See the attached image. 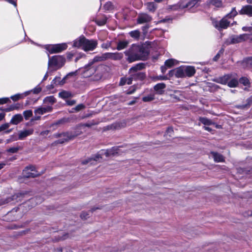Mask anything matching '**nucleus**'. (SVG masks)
<instances>
[{"label": "nucleus", "instance_id": "f257e3e1", "mask_svg": "<svg viewBox=\"0 0 252 252\" xmlns=\"http://www.w3.org/2000/svg\"><path fill=\"white\" fill-rule=\"evenodd\" d=\"M124 53L126 56V60L129 63L139 60L144 61L149 54L144 46L136 44H133Z\"/></svg>", "mask_w": 252, "mask_h": 252}, {"label": "nucleus", "instance_id": "f03ea898", "mask_svg": "<svg viewBox=\"0 0 252 252\" xmlns=\"http://www.w3.org/2000/svg\"><path fill=\"white\" fill-rule=\"evenodd\" d=\"M49 58L48 66V68L57 70L62 67L64 64L65 60L62 56H54Z\"/></svg>", "mask_w": 252, "mask_h": 252}, {"label": "nucleus", "instance_id": "7ed1b4c3", "mask_svg": "<svg viewBox=\"0 0 252 252\" xmlns=\"http://www.w3.org/2000/svg\"><path fill=\"white\" fill-rule=\"evenodd\" d=\"M249 35L246 33L240 34L239 35H233L228 38L225 43L228 45L230 44H236L248 40Z\"/></svg>", "mask_w": 252, "mask_h": 252}, {"label": "nucleus", "instance_id": "20e7f679", "mask_svg": "<svg viewBox=\"0 0 252 252\" xmlns=\"http://www.w3.org/2000/svg\"><path fill=\"white\" fill-rule=\"evenodd\" d=\"M102 65L96 66L89 62L83 69V75L85 78L89 77L93 75L98 69L102 67Z\"/></svg>", "mask_w": 252, "mask_h": 252}, {"label": "nucleus", "instance_id": "39448f33", "mask_svg": "<svg viewBox=\"0 0 252 252\" xmlns=\"http://www.w3.org/2000/svg\"><path fill=\"white\" fill-rule=\"evenodd\" d=\"M67 47L66 43H62L49 45L46 49L50 54H54L61 52L66 50Z\"/></svg>", "mask_w": 252, "mask_h": 252}, {"label": "nucleus", "instance_id": "423d86ee", "mask_svg": "<svg viewBox=\"0 0 252 252\" xmlns=\"http://www.w3.org/2000/svg\"><path fill=\"white\" fill-rule=\"evenodd\" d=\"M83 50L86 52L89 51H93L97 46V40L94 39L89 40L85 38L84 39Z\"/></svg>", "mask_w": 252, "mask_h": 252}, {"label": "nucleus", "instance_id": "0eeeda50", "mask_svg": "<svg viewBox=\"0 0 252 252\" xmlns=\"http://www.w3.org/2000/svg\"><path fill=\"white\" fill-rule=\"evenodd\" d=\"M24 195L23 193H17L13 195L11 197H8L5 199H2L0 202V205L8 203H14L21 201V197Z\"/></svg>", "mask_w": 252, "mask_h": 252}, {"label": "nucleus", "instance_id": "6e6552de", "mask_svg": "<svg viewBox=\"0 0 252 252\" xmlns=\"http://www.w3.org/2000/svg\"><path fill=\"white\" fill-rule=\"evenodd\" d=\"M72 134L71 131H67L65 132L58 133L54 134V137L55 138L63 137V138L58 140L56 142L57 143L63 144L65 142L73 140V138H71L69 135Z\"/></svg>", "mask_w": 252, "mask_h": 252}, {"label": "nucleus", "instance_id": "1a4fd4ad", "mask_svg": "<svg viewBox=\"0 0 252 252\" xmlns=\"http://www.w3.org/2000/svg\"><path fill=\"white\" fill-rule=\"evenodd\" d=\"M23 176L26 178H34L39 174L35 171V167L33 166H29L25 168L23 172Z\"/></svg>", "mask_w": 252, "mask_h": 252}, {"label": "nucleus", "instance_id": "9d476101", "mask_svg": "<svg viewBox=\"0 0 252 252\" xmlns=\"http://www.w3.org/2000/svg\"><path fill=\"white\" fill-rule=\"evenodd\" d=\"M227 17L222 18L220 22H213L214 26L219 30L226 29L230 24V22L226 19Z\"/></svg>", "mask_w": 252, "mask_h": 252}, {"label": "nucleus", "instance_id": "9b49d317", "mask_svg": "<svg viewBox=\"0 0 252 252\" xmlns=\"http://www.w3.org/2000/svg\"><path fill=\"white\" fill-rule=\"evenodd\" d=\"M152 20V18L149 15L146 13H140L138 15L137 19L138 24H142L149 23Z\"/></svg>", "mask_w": 252, "mask_h": 252}, {"label": "nucleus", "instance_id": "f8f14e48", "mask_svg": "<svg viewBox=\"0 0 252 252\" xmlns=\"http://www.w3.org/2000/svg\"><path fill=\"white\" fill-rule=\"evenodd\" d=\"M106 60L111 59L114 61H120L123 58V54L122 53H106Z\"/></svg>", "mask_w": 252, "mask_h": 252}, {"label": "nucleus", "instance_id": "ddd939ff", "mask_svg": "<svg viewBox=\"0 0 252 252\" xmlns=\"http://www.w3.org/2000/svg\"><path fill=\"white\" fill-rule=\"evenodd\" d=\"M52 110V107L51 106H47L46 107H39L34 110L35 115H43L46 113L51 112Z\"/></svg>", "mask_w": 252, "mask_h": 252}, {"label": "nucleus", "instance_id": "4468645a", "mask_svg": "<svg viewBox=\"0 0 252 252\" xmlns=\"http://www.w3.org/2000/svg\"><path fill=\"white\" fill-rule=\"evenodd\" d=\"M240 14H246L249 16L252 17V5H247L243 6L241 10L239 11Z\"/></svg>", "mask_w": 252, "mask_h": 252}, {"label": "nucleus", "instance_id": "2eb2a0df", "mask_svg": "<svg viewBox=\"0 0 252 252\" xmlns=\"http://www.w3.org/2000/svg\"><path fill=\"white\" fill-rule=\"evenodd\" d=\"M231 74H228L224 75L223 76L219 77L215 79V81L220 84L225 85L228 82L229 79H230Z\"/></svg>", "mask_w": 252, "mask_h": 252}, {"label": "nucleus", "instance_id": "dca6fc26", "mask_svg": "<svg viewBox=\"0 0 252 252\" xmlns=\"http://www.w3.org/2000/svg\"><path fill=\"white\" fill-rule=\"evenodd\" d=\"M76 74V72H72L70 73H69L68 74H67L62 80L61 82L60 83L59 82L60 78L56 77L53 81H52V85H57L58 84H63L65 83V80L67 78H68L69 76H72L73 75H75Z\"/></svg>", "mask_w": 252, "mask_h": 252}, {"label": "nucleus", "instance_id": "f3484780", "mask_svg": "<svg viewBox=\"0 0 252 252\" xmlns=\"http://www.w3.org/2000/svg\"><path fill=\"white\" fill-rule=\"evenodd\" d=\"M231 77L229 79L228 82H227V85L230 88H234L237 86L238 85V81L237 78L234 74H230Z\"/></svg>", "mask_w": 252, "mask_h": 252}, {"label": "nucleus", "instance_id": "a211bd4d", "mask_svg": "<svg viewBox=\"0 0 252 252\" xmlns=\"http://www.w3.org/2000/svg\"><path fill=\"white\" fill-rule=\"evenodd\" d=\"M165 88L166 85L163 83H160L156 85L154 88L157 94H162L164 93Z\"/></svg>", "mask_w": 252, "mask_h": 252}, {"label": "nucleus", "instance_id": "6ab92c4d", "mask_svg": "<svg viewBox=\"0 0 252 252\" xmlns=\"http://www.w3.org/2000/svg\"><path fill=\"white\" fill-rule=\"evenodd\" d=\"M144 66L145 65L143 63H137V64L132 66L129 69V73L130 75H131V74L140 72V70L144 68Z\"/></svg>", "mask_w": 252, "mask_h": 252}, {"label": "nucleus", "instance_id": "aec40b11", "mask_svg": "<svg viewBox=\"0 0 252 252\" xmlns=\"http://www.w3.org/2000/svg\"><path fill=\"white\" fill-rule=\"evenodd\" d=\"M85 39V37L84 36H80L79 38L76 39L73 41V46L77 48H82L83 49Z\"/></svg>", "mask_w": 252, "mask_h": 252}, {"label": "nucleus", "instance_id": "412c9836", "mask_svg": "<svg viewBox=\"0 0 252 252\" xmlns=\"http://www.w3.org/2000/svg\"><path fill=\"white\" fill-rule=\"evenodd\" d=\"M23 120V118L21 114H16L13 116V117L10 120V123L13 125H16L21 122H22Z\"/></svg>", "mask_w": 252, "mask_h": 252}, {"label": "nucleus", "instance_id": "4be33fe9", "mask_svg": "<svg viewBox=\"0 0 252 252\" xmlns=\"http://www.w3.org/2000/svg\"><path fill=\"white\" fill-rule=\"evenodd\" d=\"M185 76L191 77L195 73V69L194 67L192 66H184Z\"/></svg>", "mask_w": 252, "mask_h": 252}, {"label": "nucleus", "instance_id": "5701e85b", "mask_svg": "<svg viewBox=\"0 0 252 252\" xmlns=\"http://www.w3.org/2000/svg\"><path fill=\"white\" fill-rule=\"evenodd\" d=\"M105 60H107L106 53L102 54L101 56H96L94 57V58L89 62L92 64H94L95 63L103 62Z\"/></svg>", "mask_w": 252, "mask_h": 252}, {"label": "nucleus", "instance_id": "b1692460", "mask_svg": "<svg viewBox=\"0 0 252 252\" xmlns=\"http://www.w3.org/2000/svg\"><path fill=\"white\" fill-rule=\"evenodd\" d=\"M175 75L178 78H183L185 77V72L184 66H180L175 70Z\"/></svg>", "mask_w": 252, "mask_h": 252}, {"label": "nucleus", "instance_id": "393cba45", "mask_svg": "<svg viewBox=\"0 0 252 252\" xmlns=\"http://www.w3.org/2000/svg\"><path fill=\"white\" fill-rule=\"evenodd\" d=\"M130 76H132V78H133L134 80H142L145 77V74L144 72L140 71L136 72L135 73L131 74Z\"/></svg>", "mask_w": 252, "mask_h": 252}, {"label": "nucleus", "instance_id": "a878e982", "mask_svg": "<svg viewBox=\"0 0 252 252\" xmlns=\"http://www.w3.org/2000/svg\"><path fill=\"white\" fill-rule=\"evenodd\" d=\"M244 68L252 67V57H249L244 59L242 63Z\"/></svg>", "mask_w": 252, "mask_h": 252}, {"label": "nucleus", "instance_id": "bb28decb", "mask_svg": "<svg viewBox=\"0 0 252 252\" xmlns=\"http://www.w3.org/2000/svg\"><path fill=\"white\" fill-rule=\"evenodd\" d=\"M211 154L216 162H223L224 161V158L221 154L214 152H211Z\"/></svg>", "mask_w": 252, "mask_h": 252}, {"label": "nucleus", "instance_id": "cd10ccee", "mask_svg": "<svg viewBox=\"0 0 252 252\" xmlns=\"http://www.w3.org/2000/svg\"><path fill=\"white\" fill-rule=\"evenodd\" d=\"M32 130H25L21 131L19 133V139L22 140L27 136L32 133Z\"/></svg>", "mask_w": 252, "mask_h": 252}, {"label": "nucleus", "instance_id": "c85d7f7f", "mask_svg": "<svg viewBox=\"0 0 252 252\" xmlns=\"http://www.w3.org/2000/svg\"><path fill=\"white\" fill-rule=\"evenodd\" d=\"M100 158H101L100 156L99 155L97 154V155H96L94 158H89L87 159L83 160L82 161V164H86L89 162H91V164H93L94 161H97Z\"/></svg>", "mask_w": 252, "mask_h": 252}, {"label": "nucleus", "instance_id": "c756f323", "mask_svg": "<svg viewBox=\"0 0 252 252\" xmlns=\"http://www.w3.org/2000/svg\"><path fill=\"white\" fill-rule=\"evenodd\" d=\"M30 94V91L26 92L23 94H16L11 96V98L14 101H17L21 98H23L24 96L29 95Z\"/></svg>", "mask_w": 252, "mask_h": 252}, {"label": "nucleus", "instance_id": "7c9ffc66", "mask_svg": "<svg viewBox=\"0 0 252 252\" xmlns=\"http://www.w3.org/2000/svg\"><path fill=\"white\" fill-rule=\"evenodd\" d=\"M208 5H213L217 7H220L222 5V1L220 0H209L207 1Z\"/></svg>", "mask_w": 252, "mask_h": 252}, {"label": "nucleus", "instance_id": "2f4dec72", "mask_svg": "<svg viewBox=\"0 0 252 252\" xmlns=\"http://www.w3.org/2000/svg\"><path fill=\"white\" fill-rule=\"evenodd\" d=\"M128 44V42L126 40L119 41L117 44V49L118 50H122L126 48Z\"/></svg>", "mask_w": 252, "mask_h": 252}, {"label": "nucleus", "instance_id": "473e14b6", "mask_svg": "<svg viewBox=\"0 0 252 252\" xmlns=\"http://www.w3.org/2000/svg\"><path fill=\"white\" fill-rule=\"evenodd\" d=\"M118 149L117 148L113 147L111 149L107 150L105 151V155L106 157H108L111 155H115L118 154Z\"/></svg>", "mask_w": 252, "mask_h": 252}, {"label": "nucleus", "instance_id": "72a5a7b5", "mask_svg": "<svg viewBox=\"0 0 252 252\" xmlns=\"http://www.w3.org/2000/svg\"><path fill=\"white\" fill-rule=\"evenodd\" d=\"M59 96L63 99L67 98L72 96L71 93L68 91H63L59 93Z\"/></svg>", "mask_w": 252, "mask_h": 252}, {"label": "nucleus", "instance_id": "f704fd0d", "mask_svg": "<svg viewBox=\"0 0 252 252\" xmlns=\"http://www.w3.org/2000/svg\"><path fill=\"white\" fill-rule=\"evenodd\" d=\"M178 63V62L177 60L173 59H170L166 60L164 64L168 67H171L177 64Z\"/></svg>", "mask_w": 252, "mask_h": 252}, {"label": "nucleus", "instance_id": "c9c22d12", "mask_svg": "<svg viewBox=\"0 0 252 252\" xmlns=\"http://www.w3.org/2000/svg\"><path fill=\"white\" fill-rule=\"evenodd\" d=\"M147 9L151 12H154L157 6L153 2H147L146 4Z\"/></svg>", "mask_w": 252, "mask_h": 252}, {"label": "nucleus", "instance_id": "e433bc0d", "mask_svg": "<svg viewBox=\"0 0 252 252\" xmlns=\"http://www.w3.org/2000/svg\"><path fill=\"white\" fill-rule=\"evenodd\" d=\"M200 1V0H191L189 1L185 5H184L183 8H191L195 6L197 3Z\"/></svg>", "mask_w": 252, "mask_h": 252}, {"label": "nucleus", "instance_id": "4c0bfd02", "mask_svg": "<svg viewBox=\"0 0 252 252\" xmlns=\"http://www.w3.org/2000/svg\"><path fill=\"white\" fill-rule=\"evenodd\" d=\"M20 108V105L19 104H16L15 105H10L9 107L4 109H2V110L5 111V112H10L14 110H18Z\"/></svg>", "mask_w": 252, "mask_h": 252}, {"label": "nucleus", "instance_id": "58836bf2", "mask_svg": "<svg viewBox=\"0 0 252 252\" xmlns=\"http://www.w3.org/2000/svg\"><path fill=\"white\" fill-rule=\"evenodd\" d=\"M199 121L204 125L210 126L213 124L211 120L204 117L199 118Z\"/></svg>", "mask_w": 252, "mask_h": 252}, {"label": "nucleus", "instance_id": "ea45409f", "mask_svg": "<svg viewBox=\"0 0 252 252\" xmlns=\"http://www.w3.org/2000/svg\"><path fill=\"white\" fill-rule=\"evenodd\" d=\"M129 34L131 37L138 39L140 36V32L138 30H135L129 32Z\"/></svg>", "mask_w": 252, "mask_h": 252}, {"label": "nucleus", "instance_id": "a19ab883", "mask_svg": "<svg viewBox=\"0 0 252 252\" xmlns=\"http://www.w3.org/2000/svg\"><path fill=\"white\" fill-rule=\"evenodd\" d=\"M56 98L53 96H49L46 97L44 99V102L49 103L51 104H54L56 102Z\"/></svg>", "mask_w": 252, "mask_h": 252}, {"label": "nucleus", "instance_id": "79ce46f5", "mask_svg": "<svg viewBox=\"0 0 252 252\" xmlns=\"http://www.w3.org/2000/svg\"><path fill=\"white\" fill-rule=\"evenodd\" d=\"M23 115L25 120H28L32 116V111L31 110L25 111L23 112Z\"/></svg>", "mask_w": 252, "mask_h": 252}, {"label": "nucleus", "instance_id": "37998d69", "mask_svg": "<svg viewBox=\"0 0 252 252\" xmlns=\"http://www.w3.org/2000/svg\"><path fill=\"white\" fill-rule=\"evenodd\" d=\"M155 99V95L154 94H150L147 96H144L142 98V100L144 102H149Z\"/></svg>", "mask_w": 252, "mask_h": 252}, {"label": "nucleus", "instance_id": "c03bdc74", "mask_svg": "<svg viewBox=\"0 0 252 252\" xmlns=\"http://www.w3.org/2000/svg\"><path fill=\"white\" fill-rule=\"evenodd\" d=\"M72 134L69 135L70 137L73 138L74 139L75 137H76L77 136L80 135L82 133V131L76 129V130L72 131H71Z\"/></svg>", "mask_w": 252, "mask_h": 252}, {"label": "nucleus", "instance_id": "a18cd8bd", "mask_svg": "<svg viewBox=\"0 0 252 252\" xmlns=\"http://www.w3.org/2000/svg\"><path fill=\"white\" fill-rule=\"evenodd\" d=\"M237 14V12L236 11L235 8H233L231 11L226 16V17L231 18L235 16Z\"/></svg>", "mask_w": 252, "mask_h": 252}, {"label": "nucleus", "instance_id": "49530a36", "mask_svg": "<svg viewBox=\"0 0 252 252\" xmlns=\"http://www.w3.org/2000/svg\"><path fill=\"white\" fill-rule=\"evenodd\" d=\"M42 200L43 199L40 197H36L31 199L29 201L32 203L35 202V204H37L38 203H41Z\"/></svg>", "mask_w": 252, "mask_h": 252}, {"label": "nucleus", "instance_id": "de8ad7c7", "mask_svg": "<svg viewBox=\"0 0 252 252\" xmlns=\"http://www.w3.org/2000/svg\"><path fill=\"white\" fill-rule=\"evenodd\" d=\"M240 82L245 86L248 85L250 84L249 80L246 77H242L240 79Z\"/></svg>", "mask_w": 252, "mask_h": 252}, {"label": "nucleus", "instance_id": "09e8293b", "mask_svg": "<svg viewBox=\"0 0 252 252\" xmlns=\"http://www.w3.org/2000/svg\"><path fill=\"white\" fill-rule=\"evenodd\" d=\"M85 108V105L83 104H80L77 105L75 107L73 108L72 110H74L76 112L79 111Z\"/></svg>", "mask_w": 252, "mask_h": 252}, {"label": "nucleus", "instance_id": "8fccbe9b", "mask_svg": "<svg viewBox=\"0 0 252 252\" xmlns=\"http://www.w3.org/2000/svg\"><path fill=\"white\" fill-rule=\"evenodd\" d=\"M19 149V148L18 147H12L7 149V152L11 153H15L18 151Z\"/></svg>", "mask_w": 252, "mask_h": 252}, {"label": "nucleus", "instance_id": "3c124183", "mask_svg": "<svg viewBox=\"0 0 252 252\" xmlns=\"http://www.w3.org/2000/svg\"><path fill=\"white\" fill-rule=\"evenodd\" d=\"M9 127V124H4L0 126V132L7 129Z\"/></svg>", "mask_w": 252, "mask_h": 252}, {"label": "nucleus", "instance_id": "603ef678", "mask_svg": "<svg viewBox=\"0 0 252 252\" xmlns=\"http://www.w3.org/2000/svg\"><path fill=\"white\" fill-rule=\"evenodd\" d=\"M41 91V88L40 87H35V88H34L33 90H31V91H29L30 92H33V93L35 94H38L39 93H40Z\"/></svg>", "mask_w": 252, "mask_h": 252}, {"label": "nucleus", "instance_id": "864d4df0", "mask_svg": "<svg viewBox=\"0 0 252 252\" xmlns=\"http://www.w3.org/2000/svg\"><path fill=\"white\" fill-rule=\"evenodd\" d=\"M8 101H10V100L8 97L0 98V104L6 103Z\"/></svg>", "mask_w": 252, "mask_h": 252}, {"label": "nucleus", "instance_id": "5fc2aeb1", "mask_svg": "<svg viewBox=\"0 0 252 252\" xmlns=\"http://www.w3.org/2000/svg\"><path fill=\"white\" fill-rule=\"evenodd\" d=\"M111 44L110 42L107 41L106 43H104L102 44L101 47L102 48L108 49V48H109L111 46Z\"/></svg>", "mask_w": 252, "mask_h": 252}, {"label": "nucleus", "instance_id": "6e6d98bb", "mask_svg": "<svg viewBox=\"0 0 252 252\" xmlns=\"http://www.w3.org/2000/svg\"><path fill=\"white\" fill-rule=\"evenodd\" d=\"M89 214L85 212H83L81 213L80 217L82 219L86 220L88 218H89Z\"/></svg>", "mask_w": 252, "mask_h": 252}, {"label": "nucleus", "instance_id": "4d7b16f0", "mask_svg": "<svg viewBox=\"0 0 252 252\" xmlns=\"http://www.w3.org/2000/svg\"><path fill=\"white\" fill-rule=\"evenodd\" d=\"M1 155H2V153L0 152V159L1 158ZM6 164V163L5 161H3V162H0V170L2 169L5 166Z\"/></svg>", "mask_w": 252, "mask_h": 252}, {"label": "nucleus", "instance_id": "13d9d810", "mask_svg": "<svg viewBox=\"0 0 252 252\" xmlns=\"http://www.w3.org/2000/svg\"><path fill=\"white\" fill-rule=\"evenodd\" d=\"M242 30L244 32H252V27H243Z\"/></svg>", "mask_w": 252, "mask_h": 252}, {"label": "nucleus", "instance_id": "bf43d9fd", "mask_svg": "<svg viewBox=\"0 0 252 252\" xmlns=\"http://www.w3.org/2000/svg\"><path fill=\"white\" fill-rule=\"evenodd\" d=\"M66 102L67 104V105L69 106H72L76 103V101L75 100H67L66 101Z\"/></svg>", "mask_w": 252, "mask_h": 252}, {"label": "nucleus", "instance_id": "052dcab7", "mask_svg": "<svg viewBox=\"0 0 252 252\" xmlns=\"http://www.w3.org/2000/svg\"><path fill=\"white\" fill-rule=\"evenodd\" d=\"M252 103V98H250L247 99V104L245 106H243V108H245L247 106H250V105Z\"/></svg>", "mask_w": 252, "mask_h": 252}, {"label": "nucleus", "instance_id": "680f3d73", "mask_svg": "<svg viewBox=\"0 0 252 252\" xmlns=\"http://www.w3.org/2000/svg\"><path fill=\"white\" fill-rule=\"evenodd\" d=\"M126 84V78H122L120 82V85L123 86Z\"/></svg>", "mask_w": 252, "mask_h": 252}, {"label": "nucleus", "instance_id": "e2e57ef3", "mask_svg": "<svg viewBox=\"0 0 252 252\" xmlns=\"http://www.w3.org/2000/svg\"><path fill=\"white\" fill-rule=\"evenodd\" d=\"M134 80L132 76H130L129 78H126V84L130 85L132 84V81Z\"/></svg>", "mask_w": 252, "mask_h": 252}, {"label": "nucleus", "instance_id": "0e129e2a", "mask_svg": "<svg viewBox=\"0 0 252 252\" xmlns=\"http://www.w3.org/2000/svg\"><path fill=\"white\" fill-rule=\"evenodd\" d=\"M93 125H94V124L93 123H86V124L82 125V126H87V127H91Z\"/></svg>", "mask_w": 252, "mask_h": 252}, {"label": "nucleus", "instance_id": "69168bd1", "mask_svg": "<svg viewBox=\"0 0 252 252\" xmlns=\"http://www.w3.org/2000/svg\"><path fill=\"white\" fill-rule=\"evenodd\" d=\"M85 55L83 54H79L77 57H76V59L75 60V61L76 62H77L80 58H81L82 57H83Z\"/></svg>", "mask_w": 252, "mask_h": 252}, {"label": "nucleus", "instance_id": "338daca9", "mask_svg": "<svg viewBox=\"0 0 252 252\" xmlns=\"http://www.w3.org/2000/svg\"><path fill=\"white\" fill-rule=\"evenodd\" d=\"M49 133V130H45L41 132V135H47Z\"/></svg>", "mask_w": 252, "mask_h": 252}, {"label": "nucleus", "instance_id": "774afa93", "mask_svg": "<svg viewBox=\"0 0 252 252\" xmlns=\"http://www.w3.org/2000/svg\"><path fill=\"white\" fill-rule=\"evenodd\" d=\"M166 70V67L165 66H162L161 67V71L163 73H164Z\"/></svg>", "mask_w": 252, "mask_h": 252}]
</instances>
